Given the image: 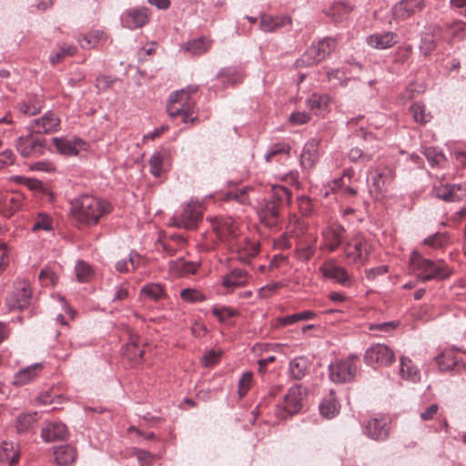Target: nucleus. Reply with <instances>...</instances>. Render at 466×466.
<instances>
[{
  "label": "nucleus",
  "instance_id": "obj_10",
  "mask_svg": "<svg viewBox=\"0 0 466 466\" xmlns=\"http://www.w3.org/2000/svg\"><path fill=\"white\" fill-rule=\"evenodd\" d=\"M357 356H350L347 359L337 360L329 367V379L335 383L350 381L357 372Z\"/></svg>",
  "mask_w": 466,
  "mask_h": 466
},
{
  "label": "nucleus",
  "instance_id": "obj_23",
  "mask_svg": "<svg viewBox=\"0 0 466 466\" xmlns=\"http://www.w3.org/2000/svg\"><path fill=\"white\" fill-rule=\"evenodd\" d=\"M149 16V11L147 8L130 9L122 15V25L129 29H137L147 24Z\"/></svg>",
  "mask_w": 466,
  "mask_h": 466
},
{
  "label": "nucleus",
  "instance_id": "obj_58",
  "mask_svg": "<svg viewBox=\"0 0 466 466\" xmlns=\"http://www.w3.org/2000/svg\"><path fill=\"white\" fill-rule=\"evenodd\" d=\"M435 40L432 35L431 34H424L421 38V44L420 46V48L421 52L428 56L431 54V52L435 49Z\"/></svg>",
  "mask_w": 466,
  "mask_h": 466
},
{
  "label": "nucleus",
  "instance_id": "obj_56",
  "mask_svg": "<svg viewBox=\"0 0 466 466\" xmlns=\"http://www.w3.org/2000/svg\"><path fill=\"white\" fill-rule=\"evenodd\" d=\"M253 380V374L250 371L243 373L238 381V395L240 398L244 397L248 390L251 388Z\"/></svg>",
  "mask_w": 466,
  "mask_h": 466
},
{
  "label": "nucleus",
  "instance_id": "obj_39",
  "mask_svg": "<svg viewBox=\"0 0 466 466\" xmlns=\"http://www.w3.org/2000/svg\"><path fill=\"white\" fill-rule=\"evenodd\" d=\"M441 371L453 370L459 366L458 354L452 350H447L440 354L436 359Z\"/></svg>",
  "mask_w": 466,
  "mask_h": 466
},
{
  "label": "nucleus",
  "instance_id": "obj_33",
  "mask_svg": "<svg viewBox=\"0 0 466 466\" xmlns=\"http://www.w3.org/2000/svg\"><path fill=\"white\" fill-rule=\"evenodd\" d=\"M377 151L378 150L373 147H371L370 148H360L358 147H355L349 151L348 157L350 160L353 163H360L366 165L367 163L372 160Z\"/></svg>",
  "mask_w": 466,
  "mask_h": 466
},
{
  "label": "nucleus",
  "instance_id": "obj_31",
  "mask_svg": "<svg viewBox=\"0 0 466 466\" xmlns=\"http://www.w3.org/2000/svg\"><path fill=\"white\" fill-rule=\"evenodd\" d=\"M54 455L57 466H68L75 461L76 451L74 447L66 444L56 447Z\"/></svg>",
  "mask_w": 466,
  "mask_h": 466
},
{
  "label": "nucleus",
  "instance_id": "obj_44",
  "mask_svg": "<svg viewBox=\"0 0 466 466\" xmlns=\"http://www.w3.org/2000/svg\"><path fill=\"white\" fill-rule=\"evenodd\" d=\"M19 455L13 451L12 443L4 442L0 446V462H9V466H14L18 461Z\"/></svg>",
  "mask_w": 466,
  "mask_h": 466
},
{
  "label": "nucleus",
  "instance_id": "obj_1",
  "mask_svg": "<svg viewBox=\"0 0 466 466\" xmlns=\"http://www.w3.org/2000/svg\"><path fill=\"white\" fill-rule=\"evenodd\" d=\"M74 218L81 225H96L99 218L109 211L110 205L92 195L83 194L70 201Z\"/></svg>",
  "mask_w": 466,
  "mask_h": 466
},
{
  "label": "nucleus",
  "instance_id": "obj_49",
  "mask_svg": "<svg viewBox=\"0 0 466 466\" xmlns=\"http://www.w3.org/2000/svg\"><path fill=\"white\" fill-rule=\"evenodd\" d=\"M180 298L188 303L200 302L206 299V296L200 290L189 288L180 291Z\"/></svg>",
  "mask_w": 466,
  "mask_h": 466
},
{
  "label": "nucleus",
  "instance_id": "obj_48",
  "mask_svg": "<svg viewBox=\"0 0 466 466\" xmlns=\"http://www.w3.org/2000/svg\"><path fill=\"white\" fill-rule=\"evenodd\" d=\"M348 66H342L339 68H327L326 75L329 82H332L334 85L342 84L344 81L348 80Z\"/></svg>",
  "mask_w": 466,
  "mask_h": 466
},
{
  "label": "nucleus",
  "instance_id": "obj_27",
  "mask_svg": "<svg viewBox=\"0 0 466 466\" xmlns=\"http://www.w3.org/2000/svg\"><path fill=\"white\" fill-rule=\"evenodd\" d=\"M249 278L250 277L246 270L234 268L228 274L224 276L222 285L228 291H234L237 289L248 285Z\"/></svg>",
  "mask_w": 466,
  "mask_h": 466
},
{
  "label": "nucleus",
  "instance_id": "obj_22",
  "mask_svg": "<svg viewBox=\"0 0 466 466\" xmlns=\"http://www.w3.org/2000/svg\"><path fill=\"white\" fill-rule=\"evenodd\" d=\"M53 144L56 149L65 156H76L80 149L84 148L86 142L79 137H53Z\"/></svg>",
  "mask_w": 466,
  "mask_h": 466
},
{
  "label": "nucleus",
  "instance_id": "obj_35",
  "mask_svg": "<svg viewBox=\"0 0 466 466\" xmlns=\"http://www.w3.org/2000/svg\"><path fill=\"white\" fill-rule=\"evenodd\" d=\"M255 188L243 187L240 188H235L229 190L225 194V200H235L241 205H249L251 204V197L250 193H255Z\"/></svg>",
  "mask_w": 466,
  "mask_h": 466
},
{
  "label": "nucleus",
  "instance_id": "obj_30",
  "mask_svg": "<svg viewBox=\"0 0 466 466\" xmlns=\"http://www.w3.org/2000/svg\"><path fill=\"white\" fill-rule=\"evenodd\" d=\"M288 24H290L289 17L263 15L260 17L259 28L265 33H271Z\"/></svg>",
  "mask_w": 466,
  "mask_h": 466
},
{
  "label": "nucleus",
  "instance_id": "obj_14",
  "mask_svg": "<svg viewBox=\"0 0 466 466\" xmlns=\"http://www.w3.org/2000/svg\"><path fill=\"white\" fill-rule=\"evenodd\" d=\"M319 271L324 278L349 288L352 285V279L348 270L338 265L334 259L325 261L320 267Z\"/></svg>",
  "mask_w": 466,
  "mask_h": 466
},
{
  "label": "nucleus",
  "instance_id": "obj_16",
  "mask_svg": "<svg viewBox=\"0 0 466 466\" xmlns=\"http://www.w3.org/2000/svg\"><path fill=\"white\" fill-rule=\"evenodd\" d=\"M60 119L53 111L46 112L41 117L33 119L28 129L39 136L55 133L59 129Z\"/></svg>",
  "mask_w": 466,
  "mask_h": 466
},
{
  "label": "nucleus",
  "instance_id": "obj_19",
  "mask_svg": "<svg viewBox=\"0 0 466 466\" xmlns=\"http://www.w3.org/2000/svg\"><path fill=\"white\" fill-rule=\"evenodd\" d=\"M121 336H127L129 340L124 349L123 356L131 361H139L143 358L144 350L138 345V337L130 330L129 326L126 323H122L121 327H118Z\"/></svg>",
  "mask_w": 466,
  "mask_h": 466
},
{
  "label": "nucleus",
  "instance_id": "obj_24",
  "mask_svg": "<svg viewBox=\"0 0 466 466\" xmlns=\"http://www.w3.org/2000/svg\"><path fill=\"white\" fill-rule=\"evenodd\" d=\"M67 435V428L61 421H46L41 430V437L46 442L64 441Z\"/></svg>",
  "mask_w": 466,
  "mask_h": 466
},
{
  "label": "nucleus",
  "instance_id": "obj_29",
  "mask_svg": "<svg viewBox=\"0 0 466 466\" xmlns=\"http://www.w3.org/2000/svg\"><path fill=\"white\" fill-rule=\"evenodd\" d=\"M37 420V412L21 413L15 418L14 427L19 434L29 433L35 430Z\"/></svg>",
  "mask_w": 466,
  "mask_h": 466
},
{
  "label": "nucleus",
  "instance_id": "obj_46",
  "mask_svg": "<svg viewBox=\"0 0 466 466\" xmlns=\"http://www.w3.org/2000/svg\"><path fill=\"white\" fill-rule=\"evenodd\" d=\"M3 207L9 215L14 214L17 211L22 205V198L19 195L6 194L3 197Z\"/></svg>",
  "mask_w": 466,
  "mask_h": 466
},
{
  "label": "nucleus",
  "instance_id": "obj_62",
  "mask_svg": "<svg viewBox=\"0 0 466 466\" xmlns=\"http://www.w3.org/2000/svg\"><path fill=\"white\" fill-rule=\"evenodd\" d=\"M281 287H282L281 283L272 282V283H269V284L260 288L258 290V294L261 298H268Z\"/></svg>",
  "mask_w": 466,
  "mask_h": 466
},
{
  "label": "nucleus",
  "instance_id": "obj_6",
  "mask_svg": "<svg viewBox=\"0 0 466 466\" xmlns=\"http://www.w3.org/2000/svg\"><path fill=\"white\" fill-rule=\"evenodd\" d=\"M371 246L364 234H354L344 246V256L352 264L363 265L369 258Z\"/></svg>",
  "mask_w": 466,
  "mask_h": 466
},
{
  "label": "nucleus",
  "instance_id": "obj_26",
  "mask_svg": "<svg viewBox=\"0 0 466 466\" xmlns=\"http://www.w3.org/2000/svg\"><path fill=\"white\" fill-rule=\"evenodd\" d=\"M436 197L445 201H458L466 197L465 185L445 184L434 187Z\"/></svg>",
  "mask_w": 466,
  "mask_h": 466
},
{
  "label": "nucleus",
  "instance_id": "obj_34",
  "mask_svg": "<svg viewBox=\"0 0 466 466\" xmlns=\"http://www.w3.org/2000/svg\"><path fill=\"white\" fill-rule=\"evenodd\" d=\"M199 264L192 261H186L183 258L171 260L169 262V270L180 276L195 274L198 269Z\"/></svg>",
  "mask_w": 466,
  "mask_h": 466
},
{
  "label": "nucleus",
  "instance_id": "obj_12",
  "mask_svg": "<svg viewBox=\"0 0 466 466\" xmlns=\"http://www.w3.org/2000/svg\"><path fill=\"white\" fill-rule=\"evenodd\" d=\"M31 302L32 290L25 283L15 285L5 299L6 306L10 310H24L30 307Z\"/></svg>",
  "mask_w": 466,
  "mask_h": 466
},
{
  "label": "nucleus",
  "instance_id": "obj_17",
  "mask_svg": "<svg viewBox=\"0 0 466 466\" xmlns=\"http://www.w3.org/2000/svg\"><path fill=\"white\" fill-rule=\"evenodd\" d=\"M344 228L337 223H333L325 228L322 232V248H326L329 252H334L341 245L344 239Z\"/></svg>",
  "mask_w": 466,
  "mask_h": 466
},
{
  "label": "nucleus",
  "instance_id": "obj_41",
  "mask_svg": "<svg viewBox=\"0 0 466 466\" xmlns=\"http://www.w3.org/2000/svg\"><path fill=\"white\" fill-rule=\"evenodd\" d=\"M42 367V364L35 363L18 370L14 377V383L21 386L32 381L37 375L36 370Z\"/></svg>",
  "mask_w": 466,
  "mask_h": 466
},
{
  "label": "nucleus",
  "instance_id": "obj_51",
  "mask_svg": "<svg viewBox=\"0 0 466 466\" xmlns=\"http://www.w3.org/2000/svg\"><path fill=\"white\" fill-rule=\"evenodd\" d=\"M213 315L221 322L224 323L228 319L235 317L238 311L230 307H217L212 309Z\"/></svg>",
  "mask_w": 466,
  "mask_h": 466
},
{
  "label": "nucleus",
  "instance_id": "obj_47",
  "mask_svg": "<svg viewBox=\"0 0 466 466\" xmlns=\"http://www.w3.org/2000/svg\"><path fill=\"white\" fill-rule=\"evenodd\" d=\"M76 276L79 282H87L93 276V269L89 264L79 260L75 267Z\"/></svg>",
  "mask_w": 466,
  "mask_h": 466
},
{
  "label": "nucleus",
  "instance_id": "obj_5",
  "mask_svg": "<svg viewBox=\"0 0 466 466\" xmlns=\"http://www.w3.org/2000/svg\"><path fill=\"white\" fill-rule=\"evenodd\" d=\"M306 395L307 390L302 385L291 387L285 395L283 403L276 406V417L279 420H285L298 413L302 409L303 400Z\"/></svg>",
  "mask_w": 466,
  "mask_h": 466
},
{
  "label": "nucleus",
  "instance_id": "obj_54",
  "mask_svg": "<svg viewBox=\"0 0 466 466\" xmlns=\"http://www.w3.org/2000/svg\"><path fill=\"white\" fill-rule=\"evenodd\" d=\"M410 111L414 120L416 122H418V123L425 124L431 118L430 115H427L425 113V106L423 105L419 104V103L413 104L410 107Z\"/></svg>",
  "mask_w": 466,
  "mask_h": 466
},
{
  "label": "nucleus",
  "instance_id": "obj_59",
  "mask_svg": "<svg viewBox=\"0 0 466 466\" xmlns=\"http://www.w3.org/2000/svg\"><path fill=\"white\" fill-rule=\"evenodd\" d=\"M447 242V237L442 233H436L424 240V244L431 247L432 248H441Z\"/></svg>",
  "mask_w": 466,
  "mask_h": 466
},
{
  "label": "nucleus",
  "instance_id": "obj_15",
  "mask_svg": "<svg viewBox=\"0 0 466 466\" xmlns=\"http://www.w3.org/2000/svg\"><path fill=\"white\" fill-rule=\"evenodd\" d=\"M367 436L375 441H385L390 435V419L384 415H376L364 424Z\"/></svg>",
  "mask_w": 466,
  "mask_h": 466
},
{
  "label": "nucleus",
  "instance_id": "obj_50",
  "mask_svg": "<svg viewBox=\"0 0 466 466\" xmlns=\"http://www.w3.org/2000/svg\"><path fill=\"white\" fill-rule=\"evenodd\" d=\"M290 147L285 143H278L273 145L266 155V160L270 162L275 159L278 156H289Z\"/></svg>",
  "mask_w": 466,
  "mask_h": 466
},
{
  "label": "nucleus",
  "instance_id": "obj_55",
  "mask_svg": "<svg viewBox=\"0 0 466 466\" xmlns=\"http://www.w3.org/2000/svg\"><path fill=\"white\" fill-rule=\"evenodd\" d=\"M76 53V47L74 46H63L59 51L49 57V61L52 65H56L66 56H72Z\"/></svg>",
  "mask_w": 466,
  "mask_h": 466
},
{
  "label": "nucleus",
  "instance_id": "obj_37",
  "mask_svg": "<svg viewBox=\"0 0 466 466\" xmlns=\"http://www.w3.org/2000/svg\"><path fill=\"white\" fill-rule=\"evenodd\" d=\"M166 292L160 284L149 283L143 286L140 290V298L144 299H150L152 301H159L166 298Z\"/></svg>",
  "mask_w": 466,
  "mask_h": 466
},
{
  "label": "nucleus",
  "instance_id": "obj_40",
  "mask_svg": "<svg viewBox=\"0 0 466 466\" xmlns=\"http://www.w3.org/2000/svg\"><path fill=\"white\" fill-rule=\"evenodd\" d=\"M329 97L324 94H313L308 100L309 108L316 115H321L328 110Z\"/></svg>",
  "mask_w": 466,
  "mask_h": 466
},
{
  "label": "nucleus",
  "instance_id": "obj_43",
  "mask_svg": "<svg viewBox=\"0 0 466 466\" xmlns=\"http://www.w3.org/2000/svg\"><path fill=\"white\" fill-rule=\"evenodd\" d=\"M339 405L331 394L325 398L319 405L320 414L327 419L334 418L339 413Z\"/></svg>",
  "mask_w": 466,
  "mask_h": 466
},
{
  "label": "nucleus",
  "instance_id": "obj_32",
  "mask_svg": "<svg viewBox=\"0 0 466 466\" xmlns=\"http://www.w3.org/2000/svg\"><path fill=\"white\" fill-rule=\"evenodd\" d=\"M211 45V39L205 36H201L199 38L187 41L183 46L182 48L184 51L188 52L192 55L200 56L202 54L207 53L210 49Z\"/></svg>",
  "mask_w": 466,
  "mask_h": 466
},
{
  "label": "nucleus",
  "instance_id": "obj_36",
  "mask_svg": "<svg viewBox=\"0 0 466 466\" xmlns=\"http://www.w3.org/2000/svg\"><path fill=\"white\" fill-rule=\"evenodd\" d=\"M400 374L403 379L412 382H417L420 379L419 369L406 357L400 358Z\"/></svg>",
  "mask_w": 466,
  "mask_h": 466
},
{
  "label": "nucleus",
  "instance_id": "obj_11",
  "mask_svg": "<svg viewBox=\"0 0 466 466\" xmlns=\"http://www.w3.org/2000/svg\"><path fill=\"white\" fill-rule=\"evenodd\" d=\"M202 218V208L198 201H190L180 214L173 217V225L186 229H193Z\"/></svg>",
  "mask_w": 466,
  "mask_h": 466
},
{
  "label": "nucleus",
  "instance_id": "obj_38",
  "mask_svg": "<svg viewBox=\"0 0 466 466\" xmlns=\"http://www.w3.org/2000/svg\"><path fill=\"white\" fill-rule=\"evenodd\" d=\"M352 10V6L347 2L334 3L327 11V15L339 23L345 20Z\"/></svg>",
  "mask_w": 466,
  "mask_h": 466
},
{
  "label": "nucleus",
  "instance_id": "obj_9",
  "mask_svg": "<svg viewBox=\"0 0 466 466\" xmlns=\"http://www.w3.org/2000/svg\"><path fill=\"white\" fill-rule=\"evenodd\" d=\"M213 229L218 238L228 248L241 236L238 223L232 218H217Z\"/></svg>",
  "mask_w": 466,
  "mask_h": 466
},
{
  "label": "nucleus",
  "instance_id": "obj_7",
  "mask_svg": "<svg viewBox=\"0 0 466 466\" xmlns=\"http://www.w3.org/2000/svg\"><path fill=\"white\" fill-rule=\"evenodd\" d=\"M17 152L23 157H38L46 149V139L29 130L27 135L19 137L15 143Z\"/></svg>",
  "mask_w": 466,
  "mask_h": 466
},
{
  "label": "nucleus",
  "instance_id": "obj_64",
  "mask_svg": "<svg viewBox=\"0 0 466 466\" xmlns=\"http://www.w3.org/2000/svg\"><path fill=\"white\" fill-rule=\"evenodd\" d=\"M439 406L431 404L420 412V418L423 421L431 420L438 413Z\"/></svg>",
  "mask_w": 466,
  "mask_h": 466
},
{
  "label": "nucleus",
  "instance_id": "obj_13",
  "mask_svg": "<svg viewBox=\"0 0 466 466\" xmlns=\"http://www.w3.org/2000/svg\"><path fill=\"white\" fill-rule=\"evenodd\" d=\"M364 360L371 367L389 366L395 360V356L388 346L376 344L366 350Z\"/></svg>",
  "mask_w": 466,
  "mask_h": 466
},
{
  "label": "nucleus",
  "instance_id": "obj_3",
  "mask_svg": "<svg viewBox=\"0 0 466 466\" xmlns=\"http://www.w3.org/2000/svg\"><path fill=\"white\" fill-rule=\"evenodd\" d=\"M198 91V86H188L170 95L167 111L171 118L181 116L184 123H192L198 120L196 103L191 95Z\"/></svg>",
  "mask_w": 466,
  "mask_h": 466
},
{
  "label": "nucleus",
  "instance_id": "obj_21",
  "mask_svg": "<svg viewBox=\"0 0 466 466\" xmlns=\"http://www.w3.org/2000/svg\"><path fill=\"white\" fill-rule=\"evenodd\" d=\"M395 178L393 169L388 166H379L371 177V186L378 193L386 192Z\"/></svg>",
  "mask_w": 466,
  "mask_h": 466
},
{
  "label": "nucleus",
  "instance_id": "obj_52",
  "mask_svg": "<svg viewBox=\"0 0 466 466\" xmlns=\"http://www.w3.org/2000/svg\"><path fill=\"white\" fill-rule=\"evenodd\" d=\"M53 229L52 218L45 214H39L32 228V231L37 232L39 230L51 231Z\"/></svg>",
  "mask_w": 466,
  "mask_h": 466
},
{
  "label": "nucleus",
  "instance_id": "obj_8",
  "mask_svg": "<svg viewBox=\"0 0 466 466\" xmlns=\"http://www.w3.org/2000/svg\"><path fill=\"white\" fill-rule=\"evenodd\" d=\"M336 47V41L327 37L317 44H312L297 61L300 66H313L324 60Z\"/></svg>",
  "mask_w": 466,
  "mask_h": 466
},
{
  "label": "nucleus",
  "instance_id": "obj_18",
  "mask_svg": "<svg viewBox=\"0 0 466 466\" xmlns=\"http://www.w3.org/2000/svg\"><path fill=\"white\" fill-rule=\"evenodd\" d=\"M228 249L236 254L237 259L248 263L258 254L259 245L256 241H250L240 236Z\"/></svg>",
  "mask_w": 466,
  "mask_h": 466
},
{
  "label": "nucleus",
  "instance_id": "obj_61",
  "mask_svg": "<svg viewBox=\"0 0 466 466\" xmlns=\"http://www.w3.org/2000/svg\"><path fill=\"white\" fill-rule=\"evenodd\" d=\"M19 112L25 116H35L40 112L41 105H30L26 102L18 105Z\"/></svg>",
  "mask_w": 466,
  "mask_h": 466
},
{
  "label": "nucleus",
  "instance_id": "obj_63",
  "mask_svg": "<svg viewBox=\"0 0 466 466\" xmlns=\"http://www.w3.org/2000/svg\"><path fill=\"white\" fill-rule=\"evenodd\" d=\"M299 208L304 216L309 215L313 210L312 201L309 198L302 196L298 198Z\"/></svg>",
  "mask_w": 466,
  "mask_h": 466
},
{
  "label": "nucleus",
  "instance_id": "obj_4",
  "mask_svg": "<svg viewBox=\"0 0 466 466\" xmlns=\"http://www.w3.org/2000/svg\"><path fill=\"white\" fill-rule=\"evenodd\" d=\"M410 264L421 281L442 280L451 275V270L443 260H431L419 252H412Z\"/></svg>",
  "mask_w": 466,
  "mask_h": 466
},
{
  "label": "nucleus",
  "instance_id": "obj_28",
  "mask_svg": "<svg viewBox=\"0 0 466 466\" xmlns=\"http://www.w3.org/2000/svg\"><path fill=\"white\" fill-rule=\"evenodd\" d=\"M319 159V142L316 139L308 141L300 155V163L304 168H312Z\"/></svg>",
  "mask_w": 466,
  "mask_h": 466
},
{
  "label": "nucleus",
  "instance_id": "obj_2",
  "mask_svg": "<svg viewBox=\"0 0 466 466\" xmlns=\"http://www.w3.org/2000/svg\"><path fill=\"white\" fill-rule=\"evenodd\" d=\"M291 193L289 188L274 185L270 187V196L261 203L258 209L260 222L268 228H277L279 225L280 211L289 203Z\"/></svg>",
  "mask_w": 466,
  "mask_h": 466
},
{
  "label": "nucleus",
  "instance_id": "obj_20",
  "mask_svg": "<svg viewBox=\"0 0 466 466\" xmlns=\"http://www.w3.org/2000/svg\"><path fill=\"white\" fill-rule=\"evenodd\" d=\"M426 5V0H401L392 7L393 17L405 20L421 11Z\"/></svg>",
  "mask_w": 466,
  "mask_h": 466
},
{
  "label": "nucleus",
  "instance_id": "obj_57",
  "mask_svg": "<svg viewBox=\"0 0 466 466\" xmlns=\"http://www.w3.org/2000/svg\"><path fill=\"white\" fill-rule=\"evenodd\" d=\"M38 278L43 286H54L58 279L56 273L49 268H43Z\"/></svg>",
  "mask_w": 466,
  "mask_h": 466
},
{
  "label": "nucleus",
  "instance_id": "obj_42",
  "mask_svg": "<svg viewBox=\"0 0 466 466\" xmlns=\"http://www.w3.org/2000/svg\"><path fill=\"white\" fill-rule=\"evenodd\" d=\"M309 362L304 357H297L289 363V373L294 380H301L308 371Z\"/></svg>",
  "mask_w": 466,
  "mask_h": 466
},
{
  "label": "nucleus",
  "instance_id": "obj_60",
  "mask_svg": "<svg viewBox=\"0 0 466 466\" xmlns=\"http://www.w3.org/2000/svg\"><path fill=\"white\" fill-rule=\"evenodd\" d=\"M222 355L221 350H211L208 351L202 358V363L205 367H213L220 360Z\"/></svg>",
  "mask_w": 466,
  "mask_h": 466
},
{
  "label": "nucleus",
  "instance_id": "obj_53",
  "mask_svg": "<svg viewBox=\"0 0 466 466\" xmlns=\"http://www.w3.org/2000/svg\"><path fill=\"white\" fill-rule=\"evenodd\" d=\"M103 33L96 31L95 33H89L87 35H83L78 39V43L80 46L84 49L93 48L100 40Z\"/></svg>",
  "mask_w": 466,
  "mask_h": 466
},
{
  "label": "nucleus",
  "instance_id": "obj_45",
  "mask_svg": "<svg viewBox=\"0 0 466 466\" xmlns=\"http://www.w3.org/2000/svg\"><path fill=\"white\" fill-rule=\"evenodd\" d=\"M150 173L155 177H160L165 172L164 168V155L160 152H156L149 159Z\"/></svg>",
  "mask_w": 466,
  "mask_h": 466
},
{
  "label": "nucleus",
  "instance_id": "obj_25",
  "mask_svg": "<svg viewBox=\"0 0 466 466\" xmlns=\"http://www.w3.org/2000/svg\"><path fill=\"white\" fill-rule=\"evenodd\" d=\"M399 41V36L394 32H380L370 35L366 43L371 48L382 50L394 46Z\"/></svg>",
  "mask_w": 466,
  "mask_h": 466
}]
</instances>
